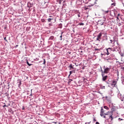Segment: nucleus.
Returning a JSON list of instances; mask_svg holds the SVG:
<instances>
[{
    "instance_id": "obj_1",
    "label": "nucleus",
    "mask_w": 124,
    "mask_h": 124,
    "mask_svg": "<svg viewBox=\"0 0 124 124\" xmlns=\"http://www.w3.org/2000/svg\"><path fill=\"white\" fill-rule=\"evenodd\" d=\"M104 115H110V116H108V119H111V121H113V119L114 118L112 116V112L108 111V112L105 113V110L103 109V108H102L100 111V116L101 117H103Z\"/></svg>"
},
{
    "instance_id": "obj_2",
    "label": "nucleus",
    "mask_w": 124,
    "mask_h": 124,
    "mask_svg": "<svg viewBox=\"0 0 124 124\" xmlns=\"http://www.w3.org/2000/svg\"><path fill=\"white\" fill-rule=\"evenodd\" d=\"M110 43H111L113 46L112 47H115L116 48H118V47H119L120 46V43L118 42V41L114 39L113 40H110Z\"/></svg>"
},
{
    "instance_id": "obj_3",
    "label": "nucleus",
    "mask_w": 124,
    "mask_h": 124,
    "mask_svg": "<svg viewBox=\"0 0 124 124\" xmlns=\"http://www.w3.org/2000/svg\"><path fill=\"white\" fill-rule=\"evenodd\" d=\"M103 68H104V72H103V73L104 74H105V73H106V74H108V72H109L110 71V68H108V67H106L105 66H104L103 67Z\"/></svg>"
},
{
    "instance_id": "obj_4",
    "label": "nucleus",
    "mask_w": 124,
    "mask_h": 124,
    "mask_svg": "<svg viewBox=\"0 0 124 124\" xmlns=\"http://www.w3.org/2000/svg\"><path fill=\"white\" fill-rule=\"evenodd\" d=\"M102 72V80L103 81H106L107 80V78H108V76H105L104 73H103V71L101 70Z\"/></svg>"
},
{
    "instance_id": "obj_5",
    "label": "nucleus",
    "mask_w": 124,
    "mask_h": 124,
    "mask_svg": "<svg viewBox=\"0 0 124 124\" xmlns=\"http://www.w3.org/2000/svg\"><path fill=\"white\" fill-rule=\"evenodd\" d=\"M112 51H114V48L109 47L108 49H107V55L108 56V55H110V53H111Z\"/></svg>"
},
{
    "instance_id": "obj_6",
    "label": "nucleus",
    "mask_w": 124,
    "mask_h": 124,
    "mask_svg": "<svg viewBox=\"0 0 124 124\" xmlns=\"http://www.w3.org/2000/svg\"><path fill=\"white\" fill-rule=\"evenodd\" d=\"M96 1H97V0H92L90 3L91 5H89L88 6H89V7H90V6H93L94 4H96Z\"/></svg>"
},
{
    "instance_id": "obj_7",
    "label": "nucleus",
    "mask_w": 124,
    "mask_h": 124,
    "mask_svg": "<svg viewBox=\"0 0 124 124\" xmlns=\"http://www.w3.org/2000/svg\"><path fill=\"white\" fill-rule=\"evenodd\" d=\"M101 36H102V33H99L98 35L97 36L96 40L97 41H100V40L101 39Z\"/></svg>"
},
{
    "instance_id": "obj_8",
    "label": "nucleus",
    "mask_w": 124,
    "mask_h": 124,
    "mask_svg": "<svg viewBox=\"0 0 124 124\" xmlns=\"http://www.w3.org/2000/svg\"><path fill=\"white\" fill-rule=\"evenodd\" d=\"M109 60H114V57L112 55L108 56L107 58V61H109Z\"/></svg>"
},
{
    "instance_id": "obj_9",
    "label": "nucleus",
    "mask_w": 124,
    "mask_h": 124,
    "mask_svg": "<svg viewBox=\"0 0 124 124\" xmlns=\"http://www.w3.org/2000/svg\"><path fill=\"white\" fill-rule=\"evenodd\" d=\"M116 85H117V81H116V80H114L111 83V86H114V87H115Z\"/></svg>"
},
{
    "instance_id": "obj_10",
    "label": "nucleus",
    "mask_w": 124,
    "mask_h": 124,
    "mask_svg": "<svg viewBox=\"0 0 124 124\" xmlns=\"http://www.w3.org/2000/svg\"><path fill=\"white\" fill-rule=\"evenodd\" d=\"M54 38H55V37H54V36H51L49 37V40H53Z\"/></svg>"
},
{
    "instance_id": "obj_11",
    "label": "nucleus",
    "mask_w": 124,
    "mask_h": 124,
    "mask_svg": "<svg viewBox=\"0 0 124 124\" xmlns=\"http://www.w3.org/2000/svg\"><path fill=\"white\" fill-rule=\"evenodd\" d=\"M69 67H70V69L72 68V69H74V67H73V66L72 65V64H70Z\"/></svg>"
},
{
    "instance_id": "obj_12",
    "label": "nucleus",
    "mask_w": 124,
    "mask_h": 124,
    "mask_svg": "<svg viewBox=\"0 0 124 124\" xmlns=\"http://www.w3.org/2000/svg\"><path fill=\"white\" fill-rule=\"evenodd\" d=\"M63 33V32H62L61 35L60 36V40H62V34Z\"/></svg>"
},
{
    "instance_id": "obj_13",
    "label": "nucleus",
    "mask_w": 124,
    "mask_h": 124,
    "mask_svg": "<svg viewBox=\"0 0 124 124\" xmlns=\"http://www.w3.org/2000/svg\"><path fill=\"white\" fill-rule=\"evenodd\" d=\"M52 20H54V18H48L47 19L48 22H51V21H52Z\"/></svg>"
},
{
    "instance_id": "obj_14",
    "label": "nucleus",
    "mask_w": 124,
    "mask_h": 124,
    "mask_svg": "<svg viewBox=\"0 0 124 124\" xmlns=\"http://www.w3.org/2000/svg\"><path fill=\"white\" fill-rule=\"evenodd\" d=\"M57 2H58L60 4H62V1L61 0H57Z\"/></svg>"
},
{
    "instance_id": "obj_15",
    "label": "nucleus",
    "mask_w": 124,
    "mask_h": 124,
    "mask_svg": "<svg viewBox=\"0 0 124 124\" xmlns=\"http://www.w3.org/2000/svg\"><path fill=\"white\" fill-rule=\"evenodd\" d=\"M116 111V108H111V111H112V112H114V111Z\"/></svg>"
},
{
    "instance_id": "obj_16",
    "label": "nucleus",
    "mask_w": 124,
    "mask_h": 124,
    "mask_svg": "<svg viewBox=\"0 0 124 124\" xmlns=\"http://www.w3.org/2000/svg\"><path fill=\"white\" fill-rule=\"evenodd\" d=\"M104 108L105 109H106L107 110H108V109H109V108H108L107 106H104Z\"/></svg>"
},
{
    "instance_id": "obj_17",
    "label": "nucleus",
    "mask_w": 124,
    "mask_h": 124,
    "mask_svg": "<svg viewBox=\"0 0 124 124\" xmlns=\"http://www.w3.org/2000/svg\"><path fill=\"white\" fill-rule=\"evenodd\" d=\"M43 60H44L43 64H45V63H46V61L45 60V59H43Z\"/></svg>"
},
{
    "instance_id": "obj_18",
    "label": "nucleus",
    "mask_w": 124,
    "mask_h": 124,
    "mask_svg": "<svg viewBox=\"0 0 124 124\" xmlns=\"http://www.w3.org/2000/svg\"><path fill=\"white\" fill-rule=\"evenodd\" d=\"M27 63L29 66H31V64H30V63H29V62L28 61L27 62Z\"/></svg>"
},
{
    "instance_id": "obj_19",
    "label": "nucleus",
    "mask_w": 124,
    "mask_h": 124,
    "mask_svg": "<svg viewBox=\"0 0 124 124\" xmlns=\"http://www.w3.org/2000/svg\"><path fill=\"white\" fill-rule=\"evenodd\" d=\"M78 25L79 26H84V23H79Z\"/></svg>"
},
{
    "instance_id": "obj_20",
    "label": "nucleus",
    "mask_w": 124,
    "mask_h": 124,
    "mask_svg": "<svg viewBox=\"0 0 124 124\" xmlns=\"http://www.w3.org/2000/svg\"><path fill=\"white\" fill-rule=\"evenodd\" d=\"M111 5H113L114 6H115V5H116V4L115 3H113L111 4Z\"/></svg>"
},
{
    "instance_id": "obj_21",
    "label": "nucleus",
    "mask_w": 124,
    "mask_h": 124,
    "mask_svg": "<svg viewBox=\"0 0 124 124\" xmlns=\"http://www.w3.org/2000/svg\"><path fill=\"white\" fill-rule=\"evenodd\" d=\"M71 74H72V72L70 71V74H69V76H70V75H71Z\"/></svg>"
},
{
    "instance_id": "obj_22",
    "label": "nucleus",
    "mask_w": 124,
    "mask_h": 124,
    "mask_svg": "<svg viewBox=\"0 0 124 124\" xmlns=\"http://www.w3.org/2000/svg\"><path fill=\"white\" fill-rule=\"evenodd\" d=\"M3 107L4 108L5 107H7V106H6V105H4Z\"/></svg>"
},
{
    "instance_id": "obj_23",
    "label": "nucleus",
    "mask_w": 124,
    "mask_h": 124,
    "mask_svg": "<svg viewBox=\"0 0 124 124\" xmlns=\"http://www.w3.org/2000/svg\"><path fill=\"white\" fill-rule=\"evenodd\" d=\"M93 120L94 122H96V120L95 119V117L93 118Z\"/></svg>"
},
{
    "instance_id": "obj_24",
    "label": "nucleus",
    "mask_w": 124,
    "mask_h": 124,
    "mask_svg": "<svg viewBox=\"0 0 124 124\" xmlns=\"http://www.w3.org/2000/svg\"><path fill=\"white\" fill-rule=\"evenodd\" d=\"M91 123H92V122L90 121V122L86 123L85 124H91Z\"/></svg>"
},
{
    "instance_id": "obj_25",
    "label": "nucleus",
    "mask_w": 124,
    "mask_h": 124,
    "mask_svg": "<svg viewBox=\"0 0 124 124\" xmlns=\"http://www.w3.org/2000/svg\"><path fill=\"white\" fill-rule=\"evenodd\" d=\"M6 96H8V95H9V94L6 93Z\"/></svg>"
},
{
    "instance_id": "obj_26",
    "label": "nucleus",
    "mask_w": 124,
    "mask_h": 124,
    "mask_svg": "<svg viewBox=\"0 0 124 124\" xmlns=\"http://www.w3.org/2000/svg\"><path fill=\"white\" fill-rule=\"evenodd\" d=\"M4 40H6V41H7V40H6V37L4 38Z\"/></svg>"
},
{
    "instance_id": "obj_27",
    "label": "nucleus",
    "mask_w": 124,
    "mask_h": 124,
    "mask_svg": "<svg viewBox=\"0 0 124 124\" xmlns=\"http://www.w3.org/2000/svg\"><path fill=\"white\" fill-rule=\"evenodd\" d=\"M107 115H104V116H103V118H106V116Z\"/></svg>"
},
{
    "instance_id": "obj_28",
    "label": "nucleus",
    "mask_w": 124,
    "mask_h": 124,
    "mask_svg": "<svg viewBox=\"0 0 124 124\" xmlns=\"http://www.w3.org/2000/svg\"><path fill=\"white\" fill-rule=\"evenodd\" d=\"M116 18H117V20H120V18H119V16H117Z\"/></svg>"
},
{
    "instance_id": "obj_29",
    "label": "nucleus",
    "mask_w": 124,
    "mask_h": 124,
    "mask_svg": "<svg viewBox=\"0 0 124 124\" xmlns=\"http://www.w3.org/2000/svg\"><path fill=\"white\" fill-rule=\"evenodd\" d=\"M102 89H105V86H103V87H102Z\"/></svg>"
},
{
    "instance_id": "obj_30",
    "label": "nucleus",
    "mask_w": 124,
    "mask_h": 124,
    "mask_svg": "<svg viewBox=\"0 0 124 124\" xmlns=\"http://www.w3.org/2000/svg\"><path fill=\"white\" fill-rule=\"evenodd\" d=\"M95 124H100L98 123V122H96Z\"/></svg>"
},
{
    "instance_id": "obj_31",
    "label": "nucleus",
    "mask_w": 124,
    "mask_h": 124,
    "mask_svg": "<svg viewBox=\"0 0 124 124\" xmlns=\"http://www.w3.org/2000/svg\"><path fill=\"white\" fill-rule=\"evenodd\" d=\"M78 17H81V16H80V15H78Z\"/></svg>"
},
{
    "instance_id": "obj_32",
    "label": "nucleus",
    "mask_w": 124,
    "mask_h": 124,
    "mask_svg": "<svg viewBox=\"0 0 124 124\" xmlns=\"http://www.w3.org/2000/svg\"><path fill=\"white\" fill-rule=\"evenodd\" d=\"M108 11H106L105 12V13H108Z\"/></svg>"
},
{
    "instance_id": "obj_33",
    "label": "nucleus",
    "mask_w": 124,
    "mask_h": 124,
    "mask_svg": "<svg viewBox=\"0 0 124 124\" xmlns=\"http://www.w3.org/2000/svg\"><path fill=\"white\" fill-rule=\"evenodd\" d=\"M87 9H88V8L85 7V10H87Z\"/></svg>"
},
{
    "instance_id": "obj_34",
    "label": "nucleus",
    "mask_w": 124,
    "mask_h": 124,
    "mask_svg": "<svg viewBox=\"0 0 124 124\" xmlns=\"http://www.w3.org/2000/svg\"><path fill=\"white\" fill-rule=\"evenodd\" d=\"M71 81H72V79H69V82H71Z\"/></svg>"
},
{
    "instance_id": "obj_35",
    "label": "nucleus",
    "mask_w": 124,
    "mask_h": 124,
    "mask_svg": "<svg viewBox=\"0 0 124 124\" xmlns=\"http://www.w3.org/2000/svg\"><path fill=\"white\" fill-rule=\"evenodd\" d=\"M22 109L25 110V108H24V107H23Z\"/></svg>"
},
{
    "instance_id": "obj_36",
    "label": "nucleus",
    "mask_w": 124,
    "mask_h": 124,
    "mask_svg": "<svg viewBox=\"0 0 124 124\" xmlns=\"http://www.w3.org/2000/svg\"><path fill=\"white\" fill-rule=\"evenodd\" d=\"M120 14H118L117 15L118 17V16H120Z\"/></svg>"
},
{
    "instance_id": "obj_37",
    "label": "nucleus",
    "mask_w": 124,
    "mask_h": 124,
    "mask_svg": "<svg viewBox=\"0 0 124 124\" xmlns=\"http://www.w3.org/2000/svg\"><path fill=\"white\" fill-rule=\"evenodd\" d=\"M18 45H16V47H18Z\"/></svg>"
},
{
    "instance_id": "obj_38",
    "label": "nucleus",
    "mask_w": 124,
    "mask_h": 124,
    "mask_svg": "<svg viewBox=\"0 0 124 124\" xmlns=\"http://www.w3.org/2000/svg\"><path fill=\"white\" fill-rule=\"evenodd\" d=\"M61 1H62V0H61Z\"/></svg>"
},
{
    "instance_id": "obj_39",
    "label": "nucleus",
    "mask_w": 124,
    "mask_h": 124,
    "mask_svg": "<svg viewBox=\"0 0 124 124\" xmlns=\"http://www.w3.org/2000/svg\"><path fill=\"white\" fill-rule=\"evenodd\" d=\"M122 68H123V69H124V67H123Z\"/></svg>"
},
{
    "instance_id": "obj_40",
    "label": "nucleus",
    "mask_w": 124,
    "mask_h": 124,
    "mask_svg": "<svg viewBox=\"0 0 124 124\" xmlns=\"http://www.w3.org/2000/svg\"><path fill=\"white\" fill-rule=\"evenodd\" d=\"M122 101H124V100H122Z\"/></svg>"
},
{
    "instance_id": "obj_41",
    "label": "nucleus",
    "mask_w": 124,
    "mask_h": 124,
    "mask_svg": "<svg viewBox=\"0 0 124 124\" xmlns=\"http://www.w3.org/2000/svg\"><path fill=\"white\" fill-rule=\"evenodd\" d=\"M49 17H52V16H49Z\"/></svg>"
},
{
    "instance_id": "obj_42",
    "label": "nucleus",
    "mask_w": 124,
    "mask_h": 124,
    "mask_svg": "<svg viewBox=\"0 0 124 124\" xmlns=\"http://www.w3.org/2000/svg\"><path fill=\"white\" fill-rule=\"evenodd\" d=\"M101 25H103V23H102Z\"/></svg>"
}]
</instances>
